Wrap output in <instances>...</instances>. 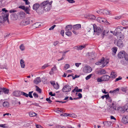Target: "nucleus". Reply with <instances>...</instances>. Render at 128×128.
<instances>
[{"instance_id":"obj_49","label":"nucleus","mask_w":128,"mask_h":128,"mask_svg":"<svg viewBox=\"0 0 128 128\" xmlns=\"http://www.w3.org/2000/svg\"><path fill=\"white\" fill-rule=\"evenodd\" d=\"M92 75V74H90V75L88 76H86V80H88L89 79H90V78L91 77V76Z\"/></svg>"},{"instance_id":"obj_31","label":"nucleus","mask_w":128,"mask_h":128,"mask_svg":"<svg viewBox=\"0 0 128 128\" xmlns=\"http://www.w3.org/2000/svg\"><path fill=\"white\" fill-rule=\"evenodd\" d=\"M24 10L25 12L28 14H30L29 12L30 10V9L28 7H26L25 8Z\"/></svg>"},{"instance_id":"obj_26","label":"nucleus","mask_w":128,"mask_h":128,"mask_svg":"<svg viewBox=\"0 0 128 128\" xmlns=\"http://www.w3.org/2000/svg\"><path fill=\"white\" fill-rule=\"evenodd\" d=\"M20 64L21 67L22 68H24L25 66L24 62L22 59L20 60Z\"/></svg>"},{"instance_id":"obj_64","label":"nucleus","mask_w":128,"mask_h":128,"mask_svg":"<svg viewBox=\"0 0 128 128\" xmlns=\"http://www.w3.org/2000/svg\"><path fill=\"white\" fill-rule=\"evenodd\" d=\"M25 8V6H20L18 7V8H21L24 10Z\"/></svg>"},{"instance_id":"obj_6","label":"nucleus","mask_w":128,"mask_h":128,"mask_svg":"<svg viewBox=\"0 0 128 128\" xmlns=\"http://www.w3.org/2000/svg\"><path fill=\"white\" fill-rule=\"evenodd\" d=\"M123 30V27L121 26H118L117 27L114 31V34L115 35L121 33V31Z\"/></svg>"},{"instance_id":"obj_43","label":"nucleus","mask_w":128,"mask_h":128,"mask_svg":"<svg viewBox=\"0 0 128 128\" xmlns=\"http://www.w3.org/2000/svg\"><path fill=\"white\" fill-rule=\"evenodd\" d=\"M119 108H121V109H118V110H119V111H120L122 113H124L125 112V110L124 109V108L123 107V108H122L121 107H118Z\"/></svg>"},{"instance_id":"obj_45","label":"nucleus","mask_w":128,"mask_h":128,"mask_svg":"<svg viewBox=\"0 0 128 128\" xmlns=\"http://www.w3.org/2000/svg\"><path fill=\"white\" fill-rule=\"evenodd\" d=\"M102 80L103 79L101 78V77L100 78H98L97 79V81L98 82H101L104 81Z\"/></svg>"},{"instance_id":"obj_55","label":"nucleus","mask_w":128,"mask_h":128,"mask_svg":"<svg viewBox=\"0 0 128 128\" xmlns=\"http://www.w3.org/2000/svg\"><path fill=\"white\" fill-rule=\"evenodd\" d=\"M125 54L124 58H125L126 60L128 61V55L126 52H125Z\"/></svg>"},{"instance_id":"obj_23","label":"nucleus","mask_w":128,"mask_h":128,"mask_svg":"<svg viewBox=\"0 0 128 128\" xmlns=\"http://www.w3.org/2000/svg\"><path fill=\"white\" fill-rule=\"evenodd\" d=\"M104 58L102 57V58L101 59L100 61L98 62H96V64L97 65H100L102 64L103 62H104Z\"/></svg>"},{"instance_id":"obj_29","label":"nucleus","mask_w":128,"mask_h":128,"mask_svg":"<svg viewBox=\"0 0 128 128\" xmlns=\"http://www.w3.org/2000/svg\"><path fill=\"white\" fill-rule=\"evenodd\" d=\"M111 14V13L110 11L106 9L104 10V14H106L107 15H109Z\"/></svg>"},{"instance_id":"obj_28","label":"nucleus","mask_w":128,"mask_h":128,"mask_svg":"<svg viewBox=\"0 0 128 128\" xmlns=\"http://www.w3.org/2000/svg\"><path fill=\"white\" fill-rule=\"evenodd\" d=\"M109 62V60H104V62H103L102 65V66L101 68H102L106 66L107 64H108Z\"/></svg>"},{"instance_id":"obj_39","label":"nucleus","mask_w":128,"mask_h":128,"mask_svg":"<svg viewBox=\"0 0 128 128\" xmlns=\"http://www.w3.org/2000/svg\"><path fill=\"white\" fill-rule=\"evenodd\" d=\"M66 34L68 36H70L72 35V32L70 31H66L65 32Z\"/></svg>"},{"instance_id":"obj_22","label":"nucleus","mask_w":128,"mask_h":128,"mask_svg":"<svg viewBox=\"0 0 128 128\" xmlns=\"http://www.w3.org/2000/svg\"><path fill=\"white\" fill-rule=\"evenodd\" d=\"M73 27L71 25H68L66 26L65 27V30L68 31L70 30Z\"/></svg>"},{"instance_id":"obj_5","label":"nucleus","mask_w":128,"mask_h":128,"mask_svg":"<svg viewBox=\"0 0 128 128\" xmlns=\"http://www.w3.org/2000/svg\"><path fill=\"white\" fill-rule=\"evenodd\" d=\"M83 70L84 72L89 73L92 71V69L90 66H86L84 67Z\"/></svg>"},{"instance_id":"obj_40","label":"nucleus","mask_w":128,"mask_h":128,"mask_svg":"<svg viewBox=\"0 0 128 128\" xmlns=\"http://www.w3.org/2000/svg\"><path fill=\"white\" fill-rule=\"evenodd\" d=\"M108 32L109 31L107 30H104L103 32V36H106L108 35Z\"/></svg>"},{"instance_id":"obj_27","label":"nucleus","mask_w":128,"mask_h":128,"mask_svg":"<svg viewBox=\"0 0 128 128\" xmlns=\"http://www.w3.org/2000/svg\"><path fill=\"white\" fill-rule=\"evenodd\" d=\"M74 30H77L81 28L80 24H77L74 25L73 27Z\"/></svg>"},{"instance_id":"obj_60","label":"nucleus","mask_w":128,"mask_h":128,"mask_svg":"<svg viewBox=\"0 0 128 128\" xmlns=\"http://www.w3.org/2000/svg\"><path fill=\"white\" fill-rule=\"evenodd\" d=\"M33 95L35 98H38V96L36 92H34L33 94Z\"/></svg>"},{"instance_id":"obj_14","label":"nucleus","mask_w":128,"mask_h":128,"mask_svg":"<svg viewBox=\"0 0 128 128\" xmlns=\"http://www.w3.org/2000/svg\"><path fill=\"white\" fill-rule=\"evenodd\" d=\"M52 2H50L47 5V6L48 5V6H46L44 8V9L45 10V11L48 12L50 10L52 7Z\"/></svg>"},{"instance_id":"obj_58","label":"nucleus","mask_w":128,"mask_h":128,"mask_svg":"<svg viewBox=\"0 0 128 128\" xmlns=\"http://www.w3.org/2000/svg\"><path fill=\"white\" fill-rule=\"evenodd\" d=\"M25 2L26 5H28L30 4V2L28 1V0H23Z\"/></svg>"},{"instance_id":"obj_44","label":"nucleus","mask_w":128,"mask_h":128,"mask_svg":"<svg viewBox=\"0 0 128 128\" xmlns=\"http://www.w3.org/2000/svg\"><path fill=\"white\" fill-rule=\"evenodd\" d=\"M21 94L22 95L26 97H28V94L23 92H21Z\"/></svg>"},{"instance_id":"obj_47","label":"nucleus","mask_w":128,"mask_h":128,"mask_svg":"<svg viewBox=\"0 0 128 128\" xmlns=\"http://www.w3.org/2000/svg\"><path fill=\"white\" fill-rule=\"evenodd\" d=\"M96 17L94 15H90L89 16V18L90 19H94L96 18Z\"/></svg>"},{"instance_id":"obj_15","label":"nucleus","mask_w":128,"mask_h":128,"mask_svg":"<svg viewBox=\"0 0 128 128\" xmlns=\"http://www.w3.org/2000/svg\"><path fill=\"white\" fill-rule=\"evenodd\" d=\"M115 36H116L118 39L120 40L123 39L124 37V36L123 34H122L121 32V33L118 34H115Z\"/></svg>"},{"instance_id":"obj_54","label":"nucleus","mask_w":128,"mask_h":128,"mask_svg":"<svg viewBox=\"0 0 128 128\" xmlns=\"http://www.w3.org/2000/svg\"><path fill=\"white\" fill-rule=\"evenodd\" d=\"M117 50V48L116 47L113 48H112V52L114 53H116Z\"/></svg>"},{"instance_id":"obj_8","label":"nucleus","mask_w":128,"mask_h":128,"mask_svg":"<svg viewBox=\"0 0 128 128\" xmlns=\"http://www.w3.org/2000/svg\"><path fill=\"white\" fill-rule=\"evenodd\" d=\"M51 2H49L48 0H46L42 2L40 4V5L42 7L44 8L45 6H47L48 7V5L47 6L48 4Z\"/></svg>"},{"instance_id":"obj_42","label":"nucleus","mask_w":128,"mask_h":128,"mask_svg":"<svg viewBox=\"0 0 128 128\" xmlns=\"http://www.w3.org/2000/svg\"><path fill=\"white\" fill-rule=\"evenodd\" d=\"M49 66L48 64H44L43 66H42L41 68V69H44L46 68L47 67Z\"/></svg>"},{"instance_id":"obj_38","label":"nucleus","mask_w":128,"mask_h":128,"mask_svg":"<svg viewBox=\"0 0 128 128\" xmlns=\"http://www.w3.org/2000/svg\"><path fill=\"white\" fill-rule=\"evenodd\" d=\"M72 115H74V116L75 114H69L65 113L64 114L63 116H72Z\"/></svg>"},{"instance_id":"obj_59","label":"nucleus","mask_w":128,"mask_h":128,"mask_svg":"<svg viewBox=\"0 0 128 128\" xmlns=\"http://www.w3.org/2000/svg\"><path fill=\"white\" fill-rule=\"evenodd\" d=\"M0 126L2 128H7L8 126L6 124H1L0 125Z\"/></svg>"},{"instance_id":"obj_10","label":"nucleus","mask_w":128,"mask_h":128,"mask_svg":"<svg viewBox=\"0 0 128 128\" xmlns=\"http://www.w3.org/2000/svg\"><path fill=\"white\" fill-rule=\"evenodd\" d=\"M122 121L124 124L128 123V116H124L122 117Z\"/></svg>"},{"instance_id":"obj_4","label":"nucleus","mask_w":128,"mask_h":128,"mask_svg":"<svg viewBox=\"0 0 128 128\" xmlns=\"http://www.w3.org/2000/svg\"><path fill=\"white\" fill-rule=\"evenodd\" d=\"M71 90V87L68 84L66 85L63 88L62 91L64 92H70Z\"/></svg>"},{"instance_id":"obj_63","label":"nucleus","mask_w":128,"mask_h":128,"mask_svg":"<svg viewBox=\"0 0 128 128\" xmlns=\"http://www.w3.org/2000/svg\"><path fill=\"white\" fill-rule=\"evenodd\" d=\"M36 128H43L40 125L36 124Z\"/></svg>"},{"instance_id":"obj_30","label":"nucleus","mask_w":128,"mask_h":128,"mask_svg":"<svg viewBox=\"0 0 128 128\" xmlns=\"http://www.w3.org/2000/svg\"><path fill=\"white\" fill-rule=\"evenodd\" d=\"M3 106L4 107H8L9 106V103L8 102H4L3 103Z\"/></svg>"},{"instance_id":"obj_18","label":"nucleus","mask_w":128,"mask_h":128,"mask_svg":"<svg viewBox=\"0 0 128 128\" xmlns=\"http://www.w3.org/2000/svg\"><path fill=\"white\" fill-rule=\"evenodd\" d=\"M20 92L19 91H15L13 93V95L16 96H20L21 94Z\"/></svg>"},{"instance_id":"obj_1","label":"nucleus","mask_w":128,"mask_h":128,"mask_svg":"<svg viewBox=\"0 0 128 128\" xmlns=\"http://www.w3.org/2000/svg\"><path fill=\"white\" fill-rule=\"evenodd\" d=\"M13 15L15 19L16 20L24 18L25 17L26 14L24 12L20 11L18 12L17 14H14Z\"/></svg>"},{"instance_id":"obj_34","label":"nucleus","mask_w":128,"mask_h":128,"mask_svg":"<svg viewBox=\"0 0 128 128\" xmlns=\"http://www.w3.org/2000/svg\"><path fill=\"white\" fill-rule=\"evenodd\" d=\"M111 108H113V109H114V110H118L119 109H121V108H118V107L117 106H116V105H115L114 106H112L111 107Z\"/></svg>"},{"instance_id":"obj_61","label":"nucleus","mask_w":128,"mask_h":128,"mask_svg":"<svg viewBox=\"0 0 128 128\" xmlns=\"http://www.w3.org/2000/svg\"><path fill=\"white\" fill-rule=\"evenodd\" d=\"M17 12L16 10L14 9L11 10L9 11L10 13H14Z\"/></svg>"},{"instance_id":"obj_36","label":"nucleus","mask_w":128,"mask_h":128,"mask_svg":"<svg viewBox=\"0 0 128 128\" xmlns=\"http://www.w3.org/2000/svg\"><path fill=\"white\" fill-rule=\"evenodd\" d=\"M125 111L128 112V104H125L124 106Z\"/></svg>"},{"instance_id":"obj_57","label":"nucleus","mask_w":128,"mask_h":128,"mask_svg":"<svg viewBox=\"0 0 128 128\" xmlns=\"http://www.w3.org/2000/svg\"><path fill=\"white\" fill-rule=\"evenodd\" d=\"M56 69H57L56 66L55 65L54 66V67L52 68L51 70L52 72H53L54 71L56 70Z\"/></svg>"},{"instance_id":"obj_11","label":"nucleus","mask_w":128,"mask_h":128,"mask_svg":"<svg viewBox=\"0 0 128 128\" xmlns=\"http://www.w3.org/2000/svg\"><path fill=\"white\" fill-rule=\"evenodd\" d=\"M96 20L98 22L101 23L104 22L106 21V20L105 18L100 17L98 18Z\"/></svg>"},{"instance_id":"obj_20","label":"nucleus","mask_w":128,"mask_h":128,"mask_svg":"<svg viewBox=\"0 0 128 128\" xmlns=\"http://www.w3.org/2000/svg\"><path fill=\"white\" fill-rule=\"evenodd\" d=\"M85 46H82L81 45L80 46H77L74 47V48L75 49L78 50H82L83 48L85 47Z\"/></svg>"},{"instance_id":"obj_7","label":"nucleus","mask_w":128,"mask_h":128,"mask_svg":"<svg viewBox=\"0 0 128 128\" xmlns=\"http://www.w3.org/2000/svg\"><path fill=\"white\" fill-rule=\"evenodd\" d=\"M44 11H45V10L44 9V8L42 7L40 5V7L36 10V12L38 14L40 15L43 14Z\"/></svg>"},{"instance_id":"obj_19","label":"nucleus","mask_w":128,"mask_h":128,"mask_svg":"<svg viewBox=\"0 0 128 128\" xmlns=\"http://www.w3.org/2000/svg\"><path fill=\"white\" fill-rule=\"evenodd\" d=\"M40 7V5L38 4H34L33 6V8L34 10H37Z\"/></svg>"},{"instance_id":"obj_32","label":"nucleus","mask_w":128,"mask_h":128,"mask_svg":"<svg viewBox=\"0 0 128 128\" xmlns=\"http://www.w3.org/2000/svg\"><path fill=\"white\" fill-rule=\"evenodd\" d=\"M26 20L27 21L29 22V24H32V23L33 19L31 18H26Z\"/></svg>"},{"instance_id":"obj_51","label":"nucleus","mask_w":128,"mask_h":128,"mask_svg":"<svg viewBox=\"0 0 128 128\" xmlns=\"http://www.w3.org/2000/svg\"><path fill=\"white\" fill-rule=\"evenodd\" d=\"M35 86L36 88V90L38 91L39 93H41L42 92V90L41 89L36 86Z\"/></svg>"},{"instance_id":"obj_37","label":"nucleus","mask_w":128,"mask_h":128,"mask_svg":"<svg viewBox=\"0 0 128 128\" xmlns=\"http://www.w3.org/2000/svg\"><path fill=\"white\" fill-rule=\"evenodd\" d=\"M88 55L90 56L92 58V59H93V58L94 57V52H92L91 53H88Z\"/></svg>"},{"instance_id":"obj_35","label":"nucleus","mask_w":128,"mask_h":128,"mask_svg":"<svg viewBox=\"0 0 128 128\" xmlns=\"http://www.w3.org/2000/svg\"><path fill=\"white\" fill-rule=\"evenodd\" d=\"M40 25L39 22H36L33 24V26L36 28H38Z\"/></svg>"},{"instance_id":"obj_48","label":"nucleus","mask_w":128,"mask_h":128,"mask_svg":"<svg viewBox=\"0 0 128 128\" xmlns=\"http://www.w3.org/2000/svg\"><path fill=\"white\" fill-rule=\"evenodd\" d=\"M100 74H103L106 73V71L105 70L102 69L100 70Z\"/></svg>"},{"instance_id":"obj_13","label":"nucleus","mask_w":128,"mask_h":128,"mask_svg":"<svg viewBox=\"0 0 128 128\" xmlns=\"http://www.w3.org/2000/svg\"><path fill=\"white\" fill-rule=\"evenodd\" d=\"M117 44L118 46L121 48H122L124 46L123 42L120 40H119L117 42Z\"/></svg>"},{"instance_id":"obj_41","label":"nucleus","mask_w":128,"mask_h":128,"mask_svg":"<svg viewBox=\"0 0 128 128\" xmlns=\"http://www.w3.org/2000/svg\"><path fill=\"white\" fill-rule=\"evenodd\" d=\"M109 97V96L108 94H107L102 96L101 98H102V99H104V98H106V99H108Z\"/></svg>"},{"instance_id":"obj_53","label":"nucleus","mask_w":128,"mask_h":128,"mask_svg":"<svg viewBox=\"0 0 128 128\" xmlns=\"http://www.w3.org/2000/svg\"><path fill=\"white\" fill-rule=\"evenodd\" d=\"M70 65L68 64H66L65 65V66H64V68H65V70L67 69L68 68H70Z\"/></svg>"},{"instance_id":"obj_62","label":"nucleus","mask_w":128,"mask_h":128,"mask_svg":"<svg viewBox=\"0 0 128 128\" xmlns=\"http://www.w3.org/2000/svg\"><path fill=\"white\" fill-rule=\"evenodd\" d=\"M46 100L47 101L48 103L49 104H50L51 103V102H52V101L50 100V98H46Z\"/></svg>"},{"instance_id":"obj_12","label":"nucleus","mask_w":128,"mask_h":128,"mask_svg":"<svg viewBox=\"0 0 128 128\" xmlns=\"http://www.w3.org/2000/svg\"><path fill=\"white\" fill-rule=\"evenodd\" d=\"M110 78L109 76L106 74L104 75L101 76V78L103 79L102 80L104 81H108Z\"/></svg>"},{"instance_id":"obj_33","label":"nucleus","mask_w":128,"mask_h":128,"mask_svg":"<svg viewBox=\"0 0 128 128\" xmlns=\"http://www.w3.org/2000/svg\"><path fill=\"white\" fill-rule=\"evenodd\" d=\"M97 12L100 14H104V10L102 9L98 10L97 11Z\"/></svg>"},{"instance_id":"obj_9","label":"nucleus","mask_w":128,"mask_h":128,"mask_svg":"<svg viewBox=\"0 0 128 128\" xmlns=\"http://www.w3.org/2000/svg\"><path fill=\"white\" fill-rule=\"evenodd\" d=\"M126 52L124 51H122L120 52L118 54V57L120 58H124Z\"/></svg>"},{"instance_id":"obj_17","label":"nucleus","mask_w":128,"mask_h":128,"mask_svg":"<svg viewBox=\"0 0 128 128\" xmlns=\"http://www.w3.org/2000/svg\"><path fill=\"white\" fill-rule=\"evenodd\" d=\"M1 88V92L2 94L3 92H4L5 94H8L9 93V90L8 89H7L5 88Z\"/></svg>"},{"instance_id":"obj_2","label":"nucleus","mask_w":128,"mask_h":128,"mask_svg":"<svg viewBox=\"0 0 128 128\" xmlns=\"http://www.w3.org/2000/svg\"><path fill=\"white\" fill-rule=\"evenodd\" d=\"M91 26L93 28L94 32H96V34L99 35L100 34L101 32V30L99 27H97L95 24H91Z\"/></svg>"},{"instance_id":"obj_46","label":"nucleus","mask_w":128,"mask_h":128,"mask_svg":"<svg viewBox=\"0 0 128 128\" xmlns=\"http://www.w3.org/2000/svg\"><path fill=\"white\" fill-rule=\"evenodd\" d=\"M30 116L31 117L35 116L36 115V114L34 112H30L29 114Z\"/></svg>"},{"instance_id":"obj_3","label":"nucleus","mask_w":128,"mask_h":128,"mask_svg":"<svg viewBox=\"0 0 128 128\" xmlns=\"http://www.w3.org/2000/svg\"><path fill=\"white\" fill-rule=\"evenodd\" d=\"M9 14H6V16L4 15V16H0V26L4 22V21H6L8 20Z\"/></svg>"},{"instance_id":"obj_16","label":"nucleus","mask_w":128,"mask_h":128,"mask_svg":"<svg viewBox=\"0 0 128 128\" xmlns=\"http://www.w3.org/2000/svg\"><path fill=\"white\" fill-rule=\"evenodd\" d=\"M41 82V80L40 77H37L34 80V83L36 84H37Z\"/></svg>"},{"instance_id":"obj_52","label":"nucleus","mask_w":128,"mask_h":128,"mask_svg":"<svg viewBox=\"0 0 128 128\" xmlns=\"http://www.w3.org/2000/svg\"><path fill=\"white\" fill-rule=\"evenodd\" d=\"M20 49L22 50H24V47L23 44H21L20 46Z\"/></svg>"},{"instance_id":"obj_50","label":"nucleus","mask_w":128,"mask_h":128,"mask_svg":"<svg viewBox=\"0 0 128 128\" xmlns=\"http://www.w3.org/2000/svg\"><path fill=\"white\" fill-rule=\"evenodd\" d=\"M54 88L56 89H58L59 88V86L58 83H57L56 84H55L53 86Z\"/></svg>"},{"instance_id":"obj_25","label":"nucleus","mask_w":128,"mask_h":128,"mask_svg":"<svg viewBox=\"0 0 128 128\" xmlns=\"http://www.w3.org/2000/svg\"><path fill=\"white\" fill-rule=\"evenodd\" d=\"M103 123L104 126H110L112 122L110 121H106L103 122Z\"/></svg>"},{"instance_id":"obj_56","label":"nucleus","mask_w":128,"mask_h":128,"mask_svg":"<svg viewBox=\"0 0 128 128\" xmlns=\"http://www.w3.org/2000/svg\"><path fill=\"white\" fill-rule=\"evenodd\" d=\"M59 43V41H56L54 42L53 43V45L54 46H56V45H57Z\"/></svg>"},{"instance_id":"obj_21","label":"nucleus","mask_w":128,"mask_h":128,"mask_svg":"<svg viewBox=\"0 0 128 128\" xmlns=\"http://www.w3.org/2000/svg\"><path fill=\"white\" fill-rule=\"evenodd\" d=\"M29 22L27 21L26 19V20H24L22 21L20 23V25H22L26 26L29 24Z\"/></svg>"},{"instance_id":"obj_24","label":"nucleus","mask_w":128,"mask_h":128,"mask_svg":"<svg viewBox=\"0 0 128 128\" xmlns=\"http://www.w3.org/2000/svg\"><path fill=\"white\" fill-rule=\"evenodd\" d=\"M116 73L115 72H111L110 78H115L116 77Z\"/></svg>"}]
</instances>
